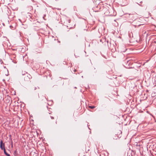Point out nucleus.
<instances>
[{
    "mask_svg": "<svg viewBox=\"0 0 156 156\" xmlns=\"http://www.w3.org/2000/svg\"><path fill=\"white\" fill-rule=\"evenodd\" d=\"M38 96V98H39V95Z\"/></svg>",
    "mask_w": 156,
    "mask_h": 156,
    "instance_id": "obj_14",
    "label": "nucleus"
},
{
    "mask_svg": "<svg viewBox=\"0 0 156 156\" xmlns=\"http://www.w3.org/2000/svg\"><path fill=\"white\" fill-rule=\"evenodd\" d=\"M75 88H76V87H75Z\"/></svg>",
    "mask_w": 156,
    "mask_h": 156,
    "instance_id": "obj_12",
    "label": "nucleus"
},
{
    "mask_svg": "<svg viewBox=\"0 0 156 156\" xmlns=\"http://www.w3.org/2000/svg\"><path fill=\"white\" fill-rule=\"evenodd\" d=\"M51 118L52 119H54V117L52 116H51Z\"/></svg>",
    "mask_w": 156,
    "mask_h": 156,
    "instance_id": "obj_8",
    "label": "nucleus"
},
{
    "mask_svg": "<svg viewBox=\"0 0 156 156\" xmlns=\"http://www.w3.org/2000/svg\"><path fill=\"white\" fill-rule=\"evenodd\" d=\"M0 148L2 150L5 149V144L3 143V141L2 140H1L0 141Z\"/></svg>",
    "mask_w": 156,
    "mask_h": 156,
    "instance_id": "obj_2",
    "label": "nucleus"
},
{
    "mask_svg": "<svg viewBox=\"0 0 156 156\" xmlns=\"http://www.w3.org/2000/svg\"><path fill=\"white\" fill-rule=\"evenodd\" d=\"M120 2L121 5L122 6H125L128 3L127 0H120Z\"/></svg>",
    "mask_w": 156,
    "mask_h": 156,
    "instance_id": "obj_1",
    "label": "nucleus"
},
{
    "mask_svg": "<svg viewBox=\"0 0 156 156\" xmlns=\"http://www.w3.org/2000/svg\"><path fill=\"white\" fill-rule=\"evenodd\" d=\"M129 15L130 16H129V17H131V16H133V14H129Z\"/></svg>",
    "mask_w": 156,
    "mask_h": 156,
    "instance_id": "obj_6",
    "label": "nucleus"
},
{
    "mask_svg": "<svg viewBox=\"0 0 156 156\" xmlns=\"http://www.w3.org/2000/svg\"><path fill=\"white\" fill-rule=\"evenodd\" d=\"M3 151H4V154H5V155H6V154H8V153H7V152H6V151H5V149H4V150H3Z\"/></svg>",
    "mask_w": 156,
    "mask_h": 156,
    "instance_id": "obj_4",
    "label": "nucleus"
},
{
    "mask_svg": "<svg viewBox=\"0 0 156 156\" xmlns=\"http://www.w3.org/2000/svg\"><path fill=\"white\" fill-rule=\"evenodd\" d=\"M69 22H70V20H69Z\"/></svg>",
    "mask_w": 156,
    "mask_h": 156,
    "instance_id": "obj_13",
    "label": "nucleus"
},
{
    "mask_svg": "<svg viewBox=\"0 0 156 156\" xmlns=\"http://www.w3.org/2000/svg\"><path fill=\"white\" fill-rule=\"evenodd\" d=\"M6 156H10V154H6Z\"/></svg>",
    "mask_w": 156,
    "mask_h": 156,
    "instance_id": "obj_7",
    "label": "nucleus"
},
{
    "mask_svg": "<svg viewBox=\"0 0 156 156\" xmlns=\"http://www.w3.org/2000/svg\"><path fill=\"white\" fill-rule=\"evenodd\" d=\"M127 63L128 64V65L130 64V61H127Z\"/></svg>",
    "mask_w": 156,
    "mask_h": 156,
    "instance_id": "obj_5",
    "label": "nucleus"
},
{
    "mask_svg": "<svg viewBox=\"0 0 156 156\" xmlns=\"http://www.w3.org/2000/svg\"><path fill=\"white\" fill-rule=\"evenodd\" d=\"M37 89V88L36 87H35L34 90H36Z\"/></svg>",
    "mask_w": 156,
    "mask_h": 156,
    "instance_id": "obj_9",
    "label": "nucleus"
},
{
    "mask_svg": "<svg viewBox=\"0 0 156 156\" xmlns=\"http://www.w3.org/2000/svg\"><path fill=\"white\" fill-rule=\"evenodd\" d=\"M89 108H91V109H93L94 108H95V107L94 106H89Z\"/></svg>",
    "mask_w": 156,
    "mask_h": 156,
    "instance_id": "obj_3",
    "label": "nucleus"
},
{
    "mask_svg": "<svg viewBox=\"0 0 156 156\" xmlns=\"http://www.w3.org/2000/svg\"><path fill=\"white\" fill-rule=\"evenodd\" d=\"M16 151H15L14 152V153H16Z\"/></svg>",
    "mask_w": 156,
    "mask_h": 156,
    "instance_id": "obj_11",
    "label": "nucleus"
},
{
    "mask_svg": "<svg viewBox=\"0 0 156 156\" xmlns=\"http://www.w3.org/2000/svg\"><path fill=\"white\" fill-rule=\"evenodd\" d=\"M28 77L27 76H25V79L26 78V77Z\"/></svg>",
    "mask_w": 156,
    "mask_h": 156,
    "instance_id": "obj_10",
    "label": "nucleus"
}]
</instances>
